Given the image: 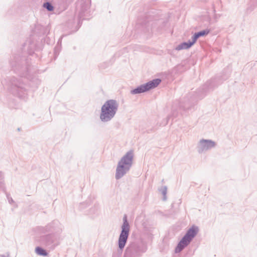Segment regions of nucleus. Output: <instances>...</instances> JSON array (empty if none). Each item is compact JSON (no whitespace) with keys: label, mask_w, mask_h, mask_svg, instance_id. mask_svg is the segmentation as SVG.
I'll use <instances>...</instances> for the list:
<instances>
[{"label":"nucleus","mask_w":257,"mask_h":257,"mask_svg":"<svg viewBox=\"0 0 257 257\" xmlns=\"http://www.w3.org/2000/svg\"><path fill=\"white\" fill-rule=\"evenodd\" d=\"M208 33H209L208 30H203V31L199 32L198 33H196L192 37V41H193V42L194 44L196 42L198 38H199L200 37L206 35L208 34Z\"/></svg>","instance_id":"9"},{"label":"nucleus","mask_w":257,"mask_h":257,"mask_svg":"<svg viewBox=\"0 0 257 257\" xmlns=\"http://www.w3.org/2000/svg\"><path fill=\"white\" fill-rule=\"evenodd\" d=\"M118 104L115 100L106 101L101 108L100 118L103 122L110 121L115 115L118 109Z\"/></svg>","instance_id":"2"},{"label":"nucleus","mask_w":257,"mask_h":257,"mask_svg":"<svg viewBox=\"0 0 257 257\" xmlns=\"http://www.w3.org/2000/svg\"><path fill=\"white\" fill-rule=\"evenodd\" d=\"M198 231V227L192 226L190 228L180 241L177 247L175 248L176 252L181 251L190 242L194 237L196 235Z\"/></svg>","instance_id":"4"},{"label":"nucleus","mask_w":257,"mask_h":257,"mask_svg":"<svg viewBox=\"0 0 257 257\" xmlns=\"http://www.w3.org/2000/svg\"><path fill=\"white\" fill-rule=\"evenodd\" d=\"M216 143L211 140H200L197 146L198 153H202L206 152L216 146Z\"/></svg>","instance_id":"7"},{"label":"nucleus","mask_w":257,"mask_h":257,"mask_svg":"<svg viewBox=\"0 0 257 257\" xmlns=\"http://www.w3.org/2000/svg\"><path fill=\"white\" fill-rule=\"evenodd\" d=\"M36 252L41 255L47 256L48 253L45 250L40 247H37L35 249Z\"/></svg>","instance_id":"10"},{"label":"nucleus","mask_w":257,"mask_h":257,"mask_svg":"<svg viewBox=\"0 0 257 257\" xmlns=\"http://www.w3.org/2000/svg\"><path fill=\"white\" fill-rule=\"evenodd\" d=\"M134 152L132 150L127 152L118 162L116 169L115 178L118 180L122 178L129 171L132 166Z\"/></svg>","instance_id":"1"},{"label":"nucleus","mask_w":257,"mask_h":257,"mask_svg":"<svg viewBox=\"0 0 257 257\" xmlns=\"http://www.w3.org/2000/svg\"><path fill=\"white\" fill-rule=\"evenodd\" d=\"M1 176H2V173H0V177H1Z\"/></svg>","instance_id":"14"},{"label":"nucleus","mask_w":257,"mask_h":257,"mask_svg":"<svg viewBox=\"0 0 257 257\" xmlns=\"http://www.w3.org/2000/svg\"><path fill=\"white\" fill-rule=\"evenodd\" d=\"M46 237H47V238H49V240H48V241H47V244H49V243H50L52 242V241H51V240H49V239L51 238V236L49 235V236H47Z\"/></svg>","instance_id":"13"},{"label":"nucleus","mask_w":257,"mask_h":257,"mask_svg":"<svg viewBox=\"0 0 257 257\" xmlns=\"http://www.w3.org/2000/svg\"><path fill=\"white\" fill-rule=\"evenodd\" d=\"M194 45L193 41H189L188 42H183L178 45L176 48L175 50L180 51L181 50L188 49L190 48L192 45Z\"/></svg>","instance_id":"8"},{"label":"nucleus","mask_w":257,"mask_h":257,"mask_svg":"<svg viewBox=\"0 0 257 257\" xmlns=\"http://www.w3.org/2000/svg\"><path fill=\"white\" fill-rule=\"evenodd\" d=\"M161 81L160 79H154L132 90L131 93L135 94L148 91L156 87L160 83Z\"/></svg>","instance_id":"6"},{"label":"nucleus","mask_w":257,"mask_h":257,"mask_svg":"<svg viewBox=\"0 0 257 257\" xmlns=\"http://www.w3.org/2000/svg\"><path fill=\"white\" fill-rule=\"evenodd\" d=\"M160 191L163 195V199L164 200H166V194L167 192V187L166 186H163L160 189Z\"/></svg>","instance_id":"11"},{"label":"nucleus","mask_w":257,"mask_h":257,"mask_svg":"<svg viewBox=\"0 0 257 257\" xmlns=\"http://www.w3.org/2000/svg\"><path fill=\"white\" fill-rule=\"evenodd\" d=\"M43 7L46 8L49 11H52L53 10V6L52 4L49 2H47L44 4Z\"/></svg>","instance_id":"12"},{"label":"nucleus","mask_w":257,"mask_h":257,"mask_svg":"<svg viewBox=\"0 0 257 257\" xmlns=\"http://www.w3.org/2000/svg\"><path fill=\"white\" fill-rule=\"evenodd\" d=\"M130 225L127 220L126 216L123 218V224L121 226V231L118 238V247L120 249H122L127 241L130 231Z\"/></svg>","instance_id":"5"},{"label":"nucleus","mask_w":257,"mask_h":257,"mask_svg":"<svg viewBox=\"0 0 257 257\" xmlns=\"http://www.w3.org/2000/svg\"><path fill=\"white\" fill-rule=\"evenodd\" d=\"M198 231V227L192 226L190 228L180 241L177 247L175 248L176 252L181 251L190 242L194 237L196 235Z\"/></svg>","instance_id":"3"}]
</instances>
